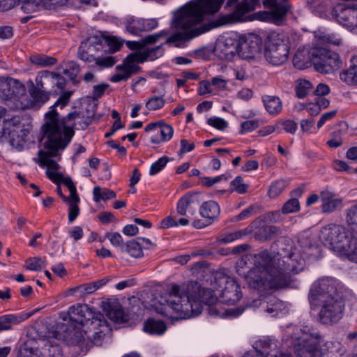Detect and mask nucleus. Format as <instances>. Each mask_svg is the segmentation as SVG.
<instances>
[{"label": "nucleus", "mask_w": 357, "mask_h": 357, "mask_svg": "<svg viewBox=\"0 0 357 357\" xmlns=\"http://www.w3.org/2000/svg\"><path fill=\"white\" fill-rule=\"evenodd\" d=\"M224 0H192L173 13L170 27L174 32L164 44L182 47L187 43L217 26L243 21L244 15L253 10L257 0H229L228 6L236 3L233 13L220 17L216 25L204 22L206 14L219 10Z\"/></svg>", "instance_id": "1"}, {"label": "nucleus", "mask_w": 357, "mask_h": 357, "mask_svg": "<svg viewBox=\"0 0 357 357\" xmlns=\"http://www.w3.org/2000/svg\"><path fill=\"white\" fill-rule=\"evenodd\" d=\"M291 251V247L282 248L272 255L267 250L256 255H245L242 261L253 259L254 266L245 275L248 287L265 296L272 289H278L289 284V273L303 270L305 257Z\"/></svg>", "instance_id": "2"}, {"label": "nucleus", "mask_w": 357, "mask_h": 357, "mask_svg": "<svg viewBox=\"0 0 357 357\" xmlns=\"http://www.w3.org/2000/svg\"><path fill=\"white\" fill-rule=\"evenodd\" d=\"M218 296L209 289H200L197 282L172 286L168 293L162 295L155 306V310L173 319H185L197 316L202 311V303L209 305L208 314L212 316L236 317L242 314L243 309L236 308L220 312L218 310Z\"/></svg>", "instance_id": "3"}, {"label": "nucleus", "mask_w": 357, "mask_h": 357, "mask_svg": "<svg viewBox=\"0 0 357 357\" xmlns=\"http://www.w3.org/2000/svg\"><path fill=\"white\" fill-rule=\"evenodd\" d=\"M68 314L70 323L60 326L63 333L60 338L70 341L72 344H79L84 341V335H86V332L82 331L81 328L89 324L90 330H94L92 337L87 336L91 347L101 345L105 333L109 330V324L102 314L93 312L88 305L77 304L69 307Z\"/></svg>", "instance_id": "4"}, {"label": "nucleus", "mask_w": 357, "mask_h": 357, "mask_svg": "<svg viewBox=\"0 0 357 357\" xmlns=\"http://www.w3.org/2000/svg\"><path fill=\"white\" fill-rule=\"evenodd\" d=\"M308 300L312 310L319 309V321L324 325L338 323L346 310V297L337 291L335 281L331 278H323L311 285Z\"/></svg>", "instance_id": "5"}, {"label": "nucleus", "mask_w": 357, "mask_h": 357, "mask_svg": "<svg viewBox=\"0 0 357 357\" xmlns=\"http://www.w3.org/2000/svg\"><path fill=\"white\" fill-rule=\"evenodd\" d=\"M60 131L58 130L56 126L53 124L52 122L48 123L45 126L44 137L47 139L44 143L45 148L47 149V151H40L39 155V165L41 167H47L46 172L48 176V172H56L60 167L59 165L56 160L52 159V157L57 155L59 150L64 149L70 143L73 132L70 130H67L66 139H61Z\"/></svg>", "instance_id": "6"}, {"label": "nucleus", "mask_w": 357, "mask_h": 357, "mask_svg": "<svg viewBox=\"0 0 357 357\" xmlns=\"http://www.w3.org/2000/svg\"><path fill=\"white\" fill-rule=\"evenodd\" d=\"M321 336L307 327L295 328L291 335L296 357H324L319 348Z\"/></svg>", "instance_id": "7"}, {"label": "nucleus", "mask_w": 357, "mask_h": 357, "mask_svg": "<svg viewBox=\"0 0 357 357\" xmlns=\"http://www.w3.org/2000/svg\"><path fill=\"white\" fill-rule=\"evenodd\" d=\"M213 289L220 292V302L227 305H234L242 298L241 288L236 281L224 272L214 273Z\"/></svg>", "instance_id": "8"}, {"label": "nucleus", "mask_w": 357, "mask_h": 357, "mask_svg": "<svg viewBox=\"0 0 357 357\" xmlns=\"http://www.w3.org/2000/svg\"><path fill=\"white\" fill-rule=\"evenodd\" d=\"M72 94V91H66L58 98L57 100L51 107L50 110L45 115L47 121L43 126V133H45L46 125L50 122H52L53 124L56 126L58 130L60 131L61 134V139H66L67 130H70L73 132V135L75 134L73 128L70 126H67V122L79 118V113L77 111L69 113L66 117L63 118L62 120L60 121L59 119V114L56 112L55 109L58 106H60L61 109H62L67 105L70 101V98Z\"/></svg>", "instance_id": "9"}, {"label": "nucleus", "mask_w": 357, "mask_h": 357, "mask_svg": "<svg viewBox=\"0 0 357 357\" xmlns=\"http://www.w3.org/2000/svg\"><path fill=\"white\" fill-rule=\"evenodd\" d=\"M265 50L266 61L273 65H281L288 58L289 39L284 33L272 32L268 38Z\"/></svg>", "instance_id": "10"}, {"label": "nucleus", "mask_w": 357, "mask_h": 357, "mask_svg": "<svg viewBox=\"0 0 357 357\" xmlns=\"http://www.w3.org/2000/svg\"><path fill=\"white\" fill-rule=\"evenodd\" d=\"M27 132L22 128L18 118L4 119L0 122V139L8 142L14 149L22 151L26 143Z\"/></svg>", "instance_id": "11"}, {"label": "nucleus", "mask_w": 357, "mask_h": 357, "mask_svg": "<svg viewBox=\"0 0 357 357\" xmlns=\"http://www.w3.org/2000/svg\"><path fill=\"white\" fill-rule=\"evenodd\" d=\"M262 3L267 10L256 13L255 15L257 19L277 25L284 22L291 8L288 0H263Z\"/></svg>", "instance_id": "12"}, {"label": "nucleus", "mask_w": 357, "mask_h": 357, "mask_svg": "<svg viewBox=\"0 0 357 357\" xmlns=\"http://www.w3.org/2000/svg\"><path fill=\"white\" fill-rule=\"evenodd\" d=\"M312 56L314 69L324 74L332 73L342 64L338 54L324 48L313 50Z\"/></svg>", "instance_id": "13"}, {"label": "nucleus", "mask_w": 357, "mask_h": 357, "mask_svg": "<svg viewBox=\"0 0 357 357\" xmlns=\"http://www.w3.org/2000/svg\"><path fill=\"white\" fill-rule=\"evenodd\" d=\"M351 233V231L342 225L331 224L321 229L319 238L325 245L332 246L334 250H338L340 248L348 250L349 244L344 242Z\"/></svg>", "instance_id": "14"}, {"label": "nucleus", "mask_w": 357, "mask_h": 357, "mask_svg": "<svg viewBox=\"0 0 357 357\" xmlns=\"http://www.w3.org/2000/svg\"><path fill=\"white\" fill-rule=\"evenodd\" d=\"M335 5L331 10V16L337 23L352 30L357 26V7L355 3L348 2Z\"/></svg>", "instance_id": "15"}, {"label": "nucleus", "mask_w": 357, "mask_h": 357, "mask_svg": "<svg viewBox=\"0 0 357 357\" xmlns=\"http://www.w3.org/2000/svg\"><path fill=\"white\" fill-rule=\"evenodd\" d=\"M261 46V39L255 35H250L239 38V41L232 48L241 59L254 60L260 55Z\"/></svg>", "instance_id": "16"}, {"label": "nucleus", "mask_w": 357, "mask_h": 357, "mask_svg": "<svg viewBox=\"0 0 357 357\" xmlns=\"http://www.w3.org/2000/svg\"><path fill=\"white\" fill-rule=\"evenodd\" d=\"M145 132H153L151 142L153 144H160L169 141L174 134V128L165 122L160 121L148 124L145 128Z\"/></svg>", "instance_id": "17"}, {"label": "nucleus", "mask_w": 357, "mask_h": 357, "mask_svg": "<svg viewBox=\"0 0 357 357\" xmlns=\"http://www.w3.org/2000/svg\"><path fill=\"white\" fill-rule=\"evenodd\" d=\"M200 202L198 193L187 192L177 202V213L180 215H186L188 213L194 215L195 208L200 204Z\"/></svg>", "instance_id": "18"}, {"label": "nucleus", "mask_w": 357, "mask_h": 357, "mask_svg": "<svg viewBox=\"0 0 357 357\" xmlns=\"http://www.w3.org/2000/svg\"><path fill=\"white\" fill-rule=\"evenodd\" d=\"M298 243L301 248V252H303L305 257L315 259L320 257V247L315 243L309 233L304 232L299 234Z\"/></svg>", "instance_id": "19"}, {"label": "nucleus", "mask_w": 357, "mask_h": 357, "mask_svg": "<svg viewBox=\"0 0 357 357\" xmlns=\"http://www.w3.org/2000/svg\"><path fill=\"white\" fill-rule=\"evenodd\" d=\"M48 178L54 183H63L68 188L70 196L66 197L61 195V198L63 202L72 200L79 202L80 199L77 193L76 187L70 177H63V174L59 172H48Z\"/></svg>", "instance_id": "20"}, {"label": "nucleus", "mask_w": 357, "mask_h": 357, "mask_svg": "<svg viewBox=\"0 0 357 357\" xmlns=\"http://www.w3.org/2000/svg\"><path fill=\"white\" fill-rule=\"evenodd\" d=\"M322 202L321 211L324 213H331L342 208V199L336 198L335 193L328 190H322L320 193Z\"/></svg>", "instance_id": "21"}, {"label": "nucleus", "mask_w": 357, "mask_h": 357, "mask_svg": "<svg viewBox=\"0 0 357 357\" xmlns=\"http://www.w3.org/2000/svg\"><path fill=\"white\" fill-rule=\"evenodd\" d=\"M257 357H278L279 350L278 342L275 340L265 338L257 344L255 348Z\"/></svg>", "instance_id": "22"}, {"label": "nucleus", "mask_w": 357, "mask_h": 357, "mask_svg": "<svg viewBox=\"0 0 357 357\" xmlns=\"http://www.w3.org/2000/svg\"><path fill=\"white\" fill-rule=\"evenodd\" d=\"M220 213V207L219 204L213 201L209 200L203 202L199 207V214L205 219L208 224H212L218 219Z\"/></svg>", "instance_id": "23"}, {"label": "nucleus", "mask_w": 357, "mask_h": 357, "mask_svg": "<svg viewBox=\"0 0 357 357\" xmlns=\"http://www.w3.org/2000/svg\"><path fill=\"white\" fill-rule=\"evenodd\" d=\"M26 314H8L0 316V333L3 331H10L17 326L28 319Z\"/></svg>", "instance_id": "24"}, {"label": "nucleus", "mask_w": 357, "mask_h": 357, "mask_svg": "<svg viewBox=\"0 0 357 357\" xmlns=\"http://www.w3.org/2000/svg\"><path fill=\"white\" fill-rule=\"evenodd\" d=\"M103 310L109 319L115 323L121 324L127 321L126 316L119 303H104Z\"/></svg>", "instance_id": "25"}, {"label": "nucleus", "mask_w": 357, "mask_h": 357, "mask_svg": "<svg viewBox=\"0 0 357 357\" xmlns=\"http://www.w3.org/2000/svg\"><path fill=\"white\" fill-rule=\"evenodd\" d=\"M101 47V44L99 43H96L94 45L89 44L88 45V42H83L80 45L78 50V57L81 60L84 62L91 63L96 61L97 56L93 55V52L95 50H98Z\"/></svg>", "instance_id": "26"}, {"label": "nucleus", "mask_w": 357, "mask_h": 357, "mask_svg": "<svg viewBox=\"0 0 357 357\" xmlns=\"http://www.w3.org/2000/svg\"><path fill=\"white\" fill-rule=\"evenodd\" d=\"M260 305L265 312L271 314L273 317L277 316L286 307L284 302L275 296L268 297L266 301H261Z\"/></svg>", "instance_id": "27"}, {"label": "nucleus", "mask_w": 357, "mask_h": 357, "mask_svg": "<svg viewBox=\"0 0 357 357\" xmlns=\"http://www.w3.org/2000/svg\"><path fill=\"white\" fill-rule=\"evenodd\" d=\"M54 73L48 70H43L38 73L36 77V84L38 89L44 90H52L54 88Z\"/></svg>", "instance_id": "28"}, {"label": "nucleus", "mask_w": 357, "mask_h": 357, "mask_svg": "<svg viewBox=\"0 0 357 357\" xmlns=\"http://www.w3.org/2000/svg\"><path fill=\"white\" fill-rule=\"evenodd\" d=\"M344 243H347L349 245V248L344 249L340 248L338 251L346 255L348 259L357 263V231L354 234L352 231Z\"/></svg>", "instance_id": "29"}, {"label": "nucleus", "mask_w": 357, "mask_h": 357, "mask_svg": "<svg viewBox=\"0 0 357 357\" xmlns=\"http://www.w3.org/2000/svg\"><path fill=\"white\" fill-rule=\"evenodd\" d=\"M16 80L13 79H3L0 80V96L6 100L12 99L16 96Z\"/></svg>", "instance_id": "30"}, {"label": "nucleus", "mask_w": 357, "mask_h": 357, "mask_svg": "<svg viewBox=\"0 0 357 357\" xmlns=\"http://www.w3.org/2000/svg\"><path fill=\"white\" fill-rule=\"evenodd\" d=\"M340 79L347 84L357 83V56L351 59V66L345 71L340 73Z\"/></svg>", "instance_id": "31"}, {"label": "nucleus", "mask_w": 357, "mask_h": 357, "mask_svg": "<svg viewBox=\"0 0 357 357\" xmlns=\"http://www.w3.org/2000/svg\"><path fill=\"white\" fill-rule=\"evenodd\" d=\"M279 231V229L273 225H264L259 228L255 233V239L264 241L272 238Z\"/></svg>", "instance_id": "32"}, {"label": "nucleus", "mask_w": 357, "mask_h": 357, "mask_svg": "<svg viewBox=\"0 0 357 357\" xmlns=\"http://www.w3.org/2000/svg\"><path fill=\"white\" fill-rule=\"evenodd\" d=\"M32 89L30 90L32 101L35 105H41L50 98V93L43 89H38L36 84L32 83Z\"/></svg>", "instance_id": "33"}, {"label": "nucleus", "mask_w": 357, "mask_h": 357, "mask_svg": "<svg viewBox=\"0 0 357 357\" xmlns=\"http://www.w3.org/2000/svg\"><path fill=\"white\" fill-rule=\"evenodd\" d=\"M167 328L163 321H155L153 319H148L144 326V331L150 334H162Z\"/></svg>", "instance_id": "34"}, {"label": "nucleus", "mask_w": 357, "mask_h": 357, "mask_svg": "<svg viewBox=\"0 0 357 357\" xmlns=\"http://www.w3.org/2000/svg\"><path fill=\"white\" fill-rule=\"evenodd\" d=\"M251 229L245 228L241 230L225 234L224 236L219 238L218 241L220 243H229L237 239L242 238L251 234Z\"/></svg>", "instance_id": "35"}, {"label": "nucleus", "mask_w": 357, "mask_h": 357, "mask_svg": "<svg viewBox=\"0 0 357 357\" xmlns=\"http://www.w3.org/2000/svg\"><path fill=\"white\" fill-rule=\"evenodd\" d=\"M33 342L27 341L22 344L17 352V357H40L38 350L33 346Z\"/></svg>", "instance_id": "36"}, {"label": "nucleus", "mask_w": 357, "mask_h": 357, "mask_svg": "<svg viewBox=\"0 0 357 357\" xmlns=\"http://www.w3.org/2000/svg\"><path fill=\"white\" fill-rule=\"evenodd\" d=\"M116 71H125L126 73L128 74L131 77L133 74H137L141 70V67L137 65V63L128 59V56L123 60V63L116 66Z\"/></svg>", "instance_id": "37"}, {"label": "nucleus", "mask_w": 357, "mask_h": 357, "mask_svg": "<svg viewBox=\"0 0 357 357\" xmlns=\"http://www.w3.org/2000/svg\"><path fill=\"white\" fill-rule=\"evenodd\" d=\"M264 103L266 109L271 114H276L282 110V102L278 97L267 96L264 99Z\"/></svg>", "instance_id": "38"}, {"label": "nucleus", "mask_w": 357, "mask_h": 357, "mask_svg": "<svg viewBox=\"0 0 357 357\" xmlns=\"http://www.w3.org/2000/svg\"><path fill=\"white\" fill-rule=\"evenodd\" d=\"M122 252L128 253L132 257H141L143 255L140 243L136 240L128 241L124 247L121 248Z\"/></svg>", "instance_id": "39"}, {"label": "nucleus", "mask_w": 357, "mask_h": 357, "mask_svg": "<svg viewBox=\"0 0 357 357\" xmlns=\"http://www.w3.org/2000/svg\"><path fill=\"white\" fill-rule=\"evenodd\" d=\"M93 194L96 202H99L101 199L107 201L116 197L115 192L106 188L102 190L100 186L94 187Z\"/></svg>", "instance_id": "40"}, {"label": "nucleus", "mask_w": 357, "mask_h": 357, "mask_svg": "<svg viewBox=\"0 0 357 357\" xmlns=\"http://www.w3.org/2000/svg\"><path fill=\"white\" fill-rule=\"evenodd\" d=\"M30 61L32 63L40 66H50L56 63V59L45 54H34L31 56Z\"/></svg>", "instance_id": "41"}, {"label": "nucleus", "mask_w": 357, "mask_h": 357, "mask_svg": "<svg viewBox=\"0 0 357 357\" xmlns=\"http://www.w3.org/2000/svg\"><path fill=\"white\" fill-rule=\"evenodd\" d=\"M165 102L163 96H153L147 100L145 107L149 111H156L162 108Z\"/></svg>", "instance_id": "42"}, {"label": "nucleus", "mask_w": 357, "mask_h": 357, "mask_svg": "<svg viewBox=\"0 0 357 357\" xmlns=\"http://www.w3.org/2000/svg\"><path fill=\"white\" fill-rule=\"evenodd\" d=\"M142 19L131 17L126 22V29L132 35H139L143 31Z\"/></svg>", "instance_id": "43"}, {"label": "nucleus", "mask_w": 357, "mask_h": 357, "mask_svg": "<svg viewBox=\"0 0 357 357\" xmlns=\"http://www.w3.org/2000/svg\"><path fill=\"white\" fill-rule=\"evenodd\" d=\"M312 89V83L306 79H301L296 87V95L299 98L305 97Z\"/></svg>", "instance_id": "44"}, {"label": "nucleus", "mask_w": 357, "mask_h": 357, "mask_svg": "<svg viewBox=\"0 0 357 357\" xmlns=\"http://www.w3.org/2000/svg\"><path fill=\"white\" fill-rule=\"evenodd\" d=\"M42 7L41 0H23L21 8L26 13H32Z\"/></svg>", "instance_id": "45"}, {"label": "nucleus", "mask_w": 357, "mask_h": 357, "mask_svg": "<svg viewBox=\"0 0 357 357\" xmlns=\"http://www.w3.org/2000/svg\"><path fill=\"white\" fill-rule=\"evenodd\" d=\"M287 185V182L282 179L275 181L269 188V197L271 198H275L278 197L285 189Z\"/></svg>", "instance_id": "46"}, {"label": "nucleus", "mask_w": 357, "mask_h": 357, "mask_svg": "<svg viewBox=\"0 0 357 357\" xmlns=\"http://www.w3.org/2000/svg\"><path fill=\"white\" fill-rule=\"evenodd\" d=\"M231 186L232 188L230 190V192L236 191L239 194H245L247 192L248 188V185L243 182V178L241 176H236L231 182Z\"/></svg>", "instance_id": "47"}, {"label": "nucleus", "mask_w": 357, "mask_h": 357, "mask_svg": "<svg viewBox=\"0 0 357 357\" xmlns=\"http://www.w3.org/2000/svg\"><path fill=\"white\" fill-rule=\"evenodd\" d=\"M117 62L116 57L112 56H97L95 65L100 69L112 67Z\"/></svg>", "instance_id": "48"}, {"label": "nucleus", "mask_w": 357, "mask_h": 357, "mask_svg": "<svg viewBox=\"0 0 357 357\" xmlns=\"http://www.w3.org/2000/svg\"><path fill=\"white\" fill-rule=\"evenodd\" d=\"M300 210V204L297 198H291L286 202L282 208V212L284 214L295 213Z\"/></svg>", "instance_id": "49"}, {"label": "nucleus", "mask_w": 357, "mask_h": 357, "mask_svg": "<svg viewBox=\"0 0 357 357\" xmlns=\"http://www.w3.org/2000/svg\"><path fill=\"white\" fill-rule=\"evenodd\" d=\"M44 266H45V261L40 257L29 258L26 261L25 264L27 269L33 271H41Z\"/></svg>", "instance_id": "50"}, {"label": "nucleus", "mask_w": 357, "mask_h": 357, "mask_svg": "<svg viewBox=\"0 0 357 357\" xmlns=\"http://www.w3.org/2000/svg\"><path fill=\"white\" fill-rule=\"evenodd\" d=\"M79 72V65L75 61H70L68 62L66 68L64 69L63 74L66 75L70 80L75 81Z\"/></svg>", "instance_id": "51"}, {"label": "nucleus", "mask_w": 357, "mask_h": 357, "mask_svg": "<svg viewBox=\"0 0 357 357\" xmlns=\"http://www.w3.org/2000/svg\"><path fill=\"white\" fill-rule=\"evenodd\" d=\"M162 46V44L153 48H146L143 50L147 61H154L160 57L163 54Z\"/></svg>", "instance_id": "52"}, {"label": "nucleus", "mask_w": 357, "mask_h": 357, "mask_svg": "<svg viewBox=\"0 0 357 357\" xmlns=\"http://www.w3.org/2000/svg\"><path fill=\"white\" fill-rule=\"evenodd\" d=\"M69 205V211H68V222L72 223L74 220L77 218L79 214V208L78 206V203L72 200H67Z\"/></svg>", "instance_id": "53"}, {"label": "nucleus", "mask_w": 357, "mask_h": 357, "mask_svg": "<svg viewBox=\"0 0 357 357\" xmlns=\"http://www.w3.org/2000/svg\"><path fill=\"white\" fill-rule=\"evenodd\" d=\"M346 222L349 225L357 226V203L347 210Z\"/></svg>", "instance_id": "54"}, {"label": "nucleus", "mask_w": 357, "mask_h": 357, "mask_svg": "<svg viewBox=\"0 0 357 357\" xmlns=\"http://www.w3.org/2000/svg\"><path fill=\"white\" fill-rule=\"evenodd\" d=\"M207 123L211 126L220 130H223L228 126V123L225 119L217 116L209 118Z\"/></svg>", "instance_id": "55"}, {"label": "nucleus", "mask_w": 357, "mask_h": 357, "mask_svg": "<svg viewBox=\"0 0 357 357\" xmlns=\"http://www.w3.org/2000/svg\"><path fill=\"white\" fill-rule=\"evenodd\" d=\"M168 161V158L165 156L159 158L156 162L151 165L149 171L150 174L155 175L158 173L165 167Z\"/></svg>", "instance_id": "56"}, {"label": "nucleus", "mask_w": 357, "mask_h": 357, "mask_svg": "<svg viewBox=\"0 0 357 357\" xmlns=\"http://www.w3.org/2000/svg\"><path fill=\"white\" fill-rule=\"evenodd\" d=\"M259 127V121L257 120H250L243 122L241 124V134L252 132Z\"/></svg>", "instance_id": "57"}, {"label": "nucleus", "mask_w": 357, "mask_h": 357, "mask_svg": "<svg viewBox=\"0 0 357 357\" xmlns=\"http://www.w3.org/2000/svg\"><path fill=\"white\" fill-rule=\"evenodd\" d=\"M222 179H225V181L228 180V177H227L225 175L222 174L220 176H218L213 178L211 177H203L202 178V183L204 186L206 187H211L215 183L220 182Z\"/></svg>", "instance_id": "58"}, {"label": "nucleus", "mask_w": 357, "mask_h": 357, "mask_svg": "<svg viewBox=\"0 0 357 357\" xmlns=\"http://www.w3.org/2000/svg\"><path fill=\"white\" fill-rule=\"evenodd\" d=\"M239 41L238 39L233 38L232 37H227L225 38V52L227 54H231V56H234L236 52H235V50H234L232 47H234L236 45V43Z\"/></svg>", "instance_id": "59"}, {"label": "nucleus", "mask_w": 357, "mask_h": 357, "mask_svg": "<svg viewBox=\"0 0 357 357\" xmlns=\"http://www.w3.org/2000/svg\"><path fill=\"white\" fill-rule=\"evenodd\" d=\"M255 205H251L242 211L238 215L234 217V221H241L251 216L255 209Z\"/></svg>", "instance_id": "60"}, {"label": "nucleus", "mask_w": 357, "mask_h": 357, "mask_svg": "<svg viewBox=\"0 0 357 357\" xmlns=\"http://www.w3.org/2000/svg\"><path fill=\"white\" fill-rule=\"evenodd\" d=\"M143 31H149L155 29L158 22L156 19H142Z\"/></svg>", "instance_id": "61"}, {"label": "nucleus", "mask_w": 357, "mask_h": 357, "mask_svg": "<svg viewBox=\"0 0 357 357\" xmlns=\"http://www.w3.org/2000/svg\"><path fill=\"white\" fill-rule=\"evenodd\" d=\"M109 86L107 84H101L93 86V99L100 98L105 93L106 89Z\"/></svg>", "instance_id": "62"}, {"label": "nucleus", "mask_w": 357, "mask_h": 357, "mask_svg": "<svg viewBox=\"0 0 357 357\" xmlns=\"http://www.w3.org/2000/svg\"><path fill=\"white\" fill-rule=\"evenodd\" d=\"M327 144L331 148H337L342 144V139L340 137V131L333 132V137L327 142Z\"/></svg>", "instance_id": "63"}, {"label": "nucleus", "mask_w": 357, "mask_h": 357, "mask_svg": "<svg viewBox=\"0 0 357 357\" xmlns=\"http://www.w3.org/2000/svg\"><path fill=\"white\" fill-rule=\"evenodd\" d=\"M128 59H132V61L137 63H143L147 61L144 50L130 53L128 55Z\"/></svg>", "instance_id": "64"}]
</instances>
